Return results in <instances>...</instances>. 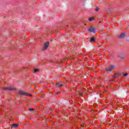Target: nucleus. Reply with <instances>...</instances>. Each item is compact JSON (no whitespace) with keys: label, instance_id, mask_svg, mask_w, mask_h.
Returning a JSON list of instances; mask_svg holds the SVG:
<instances>
[{"label":"nucleus","instance_id":"1","mask_svg":"<svg viewBox=\"0 0 129 129\" xmlns=\"http://www.w3.org/2000/svg\"><path fill=\"white\" fill-rule=\"evenodd\" d=\"M19 94L20 95H26V96H32V95H31L30 94H29L23 91H19Z\"/></svg>","mask_w":129,"mask_h":129},{"label":"nucleus","instance_id":"2","mask_svg":"<svg viewBox=\"0 0 129 129\" xmlns=\"http://www.w3.org/2000/svg\"><path fill=\"white\" fill-rule=\"evenodd\" d=\"M3 89L4 90H15L16 88L14 87H8L4 88Z\"/></svg>","mask_w":129,"mask_h":129},{"label":"nucleus","instance_id":"3","mask_svg":"<svg viewBox=\"0 0 129 129\" xmlns=\"http://www.w3.org/2000/svg\"><path fill=\"white\" fill-rule=\"evenodd\" d=\"M49 42H47L45 43H44V45L43 47V50H47L48 47H49Z\"/></svg>","mask_w":129,"mask_h":129},{"label":"nucleus","instance_id":"4","mask_svg":"<svg viewBox=\"0 0 129 129\" xmlns=\"http://www.w3.org/2000/svg\"><path fill=\"white\" fill-rule=\"evenodd\" d=\"M88 31L90 32L91 33H96V29L94 28L91 27L90 28L88 29Z\"/></svg>","mask_w":129,"mask_h":129},{"label":"nucleus","instance_id":"5","mask_svg":"<svg viewBox=\"0 0 129 129\" xmlns=\"http://www.w3.org/2000/svg\"><path fill=\"white\" fill-rule=\"evenodd\" d=\"M113 69H114V66H111L106 69V71H111V70H113Z\"/></svg>","mask_w":129,"mask_h":129},{"label":"nucleus","instance_id":"6","mask_svg":"<svg viewBox=\"0 0 129 129\" xmlns=\"http://www.w3.org/2000/svg\"><path fill=\"white\" fill-rule=\"evenodd\" d=\"M125 37V33H123L122 34H121L119 36V38L120 39H123V38Z\"/></svg>","mask_w":129,"mask_h":129},{"label":"nucleus","instance_id":"7","mask_svg":"<svg viewBox=\"0 0 129 129\" xmlns=\"http://www.w3.org/2000/svg\"><path fill=\"white\" fill-rule=\"evenodd\" d=\"M119 58H120V59H124V54H119L118 56Z\"/></svg>","mask_w":129,"mask_h":129},{"label":"nucleus","instance_id":"8","mask_svg":"<svg viewBox=\"0 0 129 129\" xmlns=\"http://www.w3.org/2000/svg\"><path fill=\"white\" fill-rule=\"evenodd\" d=\"M56 87H61L62 86H63V85L61 84H56Z\"/></svg>","mask_w":129,"mask_h":129},{"label":"nucleus","instance_id":"9","mask_svg":"<svg viewBox=\"0 0 129 129\" xmlns=\"http://www.w3.org/2000/svg\"><path fill=\"white\" fill-rule=\"evenodd\" d=\"M13 127H18L19 126V124H12Z\"/></svg>","mask_w":129,"mask_h":129},{"label":"nucleus","instance_id":"10","mask_svg":"<svg viewBox=\"0 0 129 129\" xmlns=\"http://www.w3.org/2000/svg\"><path fill=\"white\" fill-rule=\"evenodd\" d=\"M94 20V17H92V18H89V21L90 22H92V21H93Z\"/></svg>","mask_w":129,"mask_h":129},{"label":"nucleus","instance_id":"11","mask_svg":"<svg viewBox=\"0 0 129 129\" xmlns=\"http://www.w3.org/2000/svg\"><path fill=\"white\" fill-rule=\"evenodd\" d=\"M95 40V38L93 37L91 39V40H90V42H94Z\"/></svg>","mask_w":129,"mask_h":129},{"label":"nucleus","instance_id":"12","mask_svg":"<svg viewBox=\"0 0 129 129\" xmlns=\"http://www.w3.org/2000/svg\"><path fill=\"white\" fill-rule=\"evenodd\" d=\"M34 72H35V73H38V72H39V69H35L34 70Z\"/></svg>","mask_w":129,"mask_h":129},{"label":"nucleus","instance_id":"13","mask_svg":"<svg viewBox=\"0 0 129 129\" xmlns=\"http://www.w3.org/2000/svg\"><path fill=\"white\" fill-rule=\"evenodd\" d=\"M29 110H30V111H33V110H35V109L30 108L29 109Z\"/></svg>","mask_w":129,"mask_h":129},{"label":"nucleus","instance_id":"14","mask_svg":"<svg viewBox=\"0 0 129 129\" xmlns=\"http://www.w3.org/2000/svg\"><path fill=\"white\" fill-rule=\"evenodd\" d=\"M99 10V8L96 7V9H95V11H96V12H98V10Z\"/></svg>","mask_w":129,"mask_h":129},{"label":"nucleus","instance_id":"15","mask_svg":"<svg viewBox=\"0 0 129 129\" xmlns=\"http://www.w3.org/2000/svg\"><path fill=\"white\" fill-rule=\"evenodd\" d=\"M123 75V76H127V74L125 73V74H124Z\"/></svg>","mask_w":129,"mask_h":129},{"label":"nucleus","instance_id":"16","mask_svg":"<svg viewBox=\"0 0 129 129\" xmlns=\"http://www.w3.org/2000/svg\"><path fill=\"white\" fill-rule=\"evenodd\" d=\"M117 76H118V75L116 74V75L114 76V77H117Z\"/></svg>","mask_w":129,"mask_h":129},{"label":"nucleus","instance_id":"17","mask_svg":"<svg viewBox=\"0 0 129 129\" xmlns=\"http://www.w3.org/2000/svg\"><path fill=\"white\" fill-rule=\"evenodd\" d=\"M79 93L80 95H81L82 94V92H79Z\"/></svg>","mask_w":129,"mask_h":129}]
</instances>
